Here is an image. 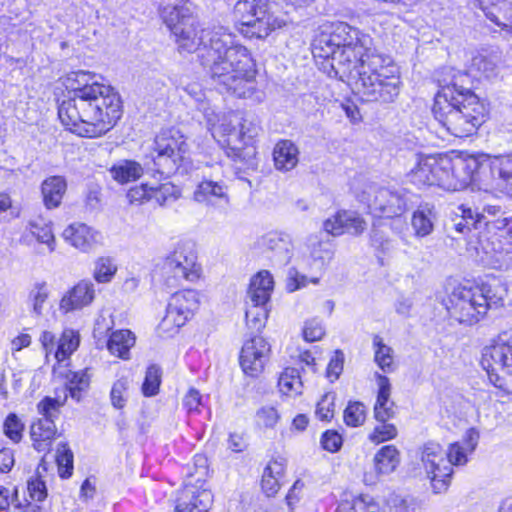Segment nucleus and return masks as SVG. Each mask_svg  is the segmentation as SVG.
I'll return each instance as SVG.
<instances>
[{
    "mask_svg": "<svg viewBox=\"0 0 512 512\" xmlns=\"http://www.w3.org/2000/svg\"><path fill=\"white\" fill-rule=\"evenodd\" d=\"M312 54L330 77L348 82L364 101L392 102L400 93V70L377 53L372 38L347 23L326 26L313 40Z\"/></svg>",
    "mask_w": 512,
    "mask_h": 512,
    "instance_id": "f257e3e1",
    "label": "nucleus"
},
{
    "mask_svg": "<svg viewBox=\"0 0 512 512\" xmlns=\"http://www.w3.org/2000/svg\"><path fill=\"white\" fill-rule=\"evenodd\" d=\"M183 24L173 32L179 49L190 53L201 50L202 65L215 89L237 98L262 101L263 94L256 85V64L245 46L235 43L223 27L202 29L199 35L194 17L186 18Z\"/></svg>",
    "mask_w": 512,
    "mask_h": 512,
    "instance_id": "f03ea898",
    "label": "nucleus"
},
{
    "mask_svg": "<svg viewBox=\"0 0 512 512\" xmlns=\"http://www.w3.org/2000/svg\"><path fill=\"white\" fill-rule=\"evenodd\" d=\"M71 97L58 107V117L67 130L86 138H98L110 131L121 117V101L114 89L87 71L66 77Z\"/></svg>",
    "mask_w": 512,
    "mask_h": 512,
    "instance_id": "7ed1b4c3",
    "label": "nucleus"
},
{
    "mask_svg": "<svg viewBox=\"0 0 512 512\" xmlns=\"http://www.w3.org/2000/svg\"><path fill=\"white\" fill-rule=\"evenodd\" d=\"M432 110L439 124L455 137L475 133L486 116V108L480 98L456 83L446 85L437 92Z\"/></svg>",
    "mask_w": 512,
    "mask_h": 512,
    "instance_id": "20e7f679",
    "label": "nucleus"
},
{
    "mask_svg": "<svg viewBox=\"0 0 512 512\" xmlns=\"http://www.w3.org/2000/svg\"><path fill=\"white\" fill-rule=\"evenodd\" d=\"M462 170V161L453 163L447 157L418 156L407 177L418 187L437 185L448 191H457L463 189L465 183V180L456 179V174Z\"/></svg>",
    "mask_w": 512,
    "mask_h": 512,
    "instance_id": "39448f33",
    "label": "nucleus"
},
{
    "mask_svg": "<svg viewBox=\"0 0 512 512\" xmlns=\"http://www.w3.org/2000/svg\"><path fill=\"white\" fill-rule=\"evenodd\" d=\"M481 365L496 387L512 390V331L501 332L483 348Z\"/></svg>",
    "mask_w": 512,
    "mask_h": 512,
    "instance_id": "423d86ee",
    "label": "nucleus"
},
{
    "mask_svg": "<svg viewBox=\"0 0 512 512\" xmlns=\"http://www.w3.org/2000/svg\"><path fill=\"white\" fill-rule=\"evenodd\" d=\"M267 0H239L234 7L241 23L240 31L248 37L265 38L285 22L270 13Z\"/></svg>",
    "mask_w": 512,
    "mask_h": 512,
    "instance_id": "0eeeda50",
    "label": "nucleus"
},
{
    "mask_svg": "<svg viewBox=\"0 0 512 512\" xmlns=\"http://www.w3.org/2000/svg\"><path fill=\"white\" fill-rule=\"evenodd\" d=\"M188 152L184 135L175 128L162 130L154 140L152 159L155 174L169 176L176 172Z\"/></svg>",
    "mask_w": 512,
    "mask_h": 512,
    "instance_id": "6e6552de",
    "label": "nucleus"
},
{
    "mask_svg": "<svg viewBox=\"0 0 512 512\" xmlns=\"http://www.w3.org/2000/svg\"><path fill=\"white\" fill-rule=\"evenodd\" d=\"M420 461L434 493L447 491L453 468L447 459L446 450L439 443L429 441L420 448Z\"/></svg>",
    "mask_w": 512,
    "mask_h": 512,
    "instance_id": "1a4fd4ad",
    "label": "nucleus"
},
{
    "mask_svg": "<svg viewBox=\"0 0 512 512\" xmlns=\"http://www.w3.org/2000/svg\"><path fill=\"white\" fill-rule=\"evenodd\" d=\"M163 273L172 279V285L180 280L194 282L201 276V266L197 262L194 245L189 242L178 243L174 250L165 258Z\"/></svg>",
    "mask_w": 512,
    "mask_h": 512,
    "instance_id": "9d476101",
    "label": "nucleus"
},
{
    "mask_svg": "<svg viewBox=\"0 0 512 512\" xmlns=\"http://www.w3.org/2000/svg\"><path fill=\"white\" fill-rule=\"evenodd\" d=\"M199 294L192 289L174 293L167 305L166 315L162 319L159 329L171 333L185 325L189 318L199 307Z\"/></svg>",
    "mask_w": 512,
    "mask_h": 512,
    "instance_id": "9b49d317",
    "label": "nucleus"
},
{
    "mask_svg": "<svg viewBox=\"0 0 512 512\" xmlns=\"http://www.w3.org/2000/svg\"><path fill=\"white\" fill-rule=\"evenodd\" d=\"M213 121L208 122L212 136L223 146L227 147V155L235 160L246 161L255 155V148L242 136L231 121L223 119L217 125L218 115L212 116Z\"/></svg>",
    "mask_w": 512,
    "mask_h": 512,
    "instance_id": "f8f14e48",
    "label": "nucleus"
},
{
    "mask_svg": "<svg viewBox=\"0 0 512 512\" xmlns=\"http://www.w3.org/2000/svg\"><path fill=\"white\" fill-rule=\"evenodd\" d=\"M478 303L474 287L457 286L450 294L446 308L451 318L459 323L472 325L485 315L480 312Z\"/></svg>",
    "mask_w": 512,
    "mask_h": 512,
    "instance_id": "ddd939ff",
    "label": "nucleus"
},
{
    "mask_svg": "<svg viewBox=\"0 0 512 512\" xmlns=\"http://www.w3.org/2000/svg\"><path fill=\"white\" fill-rule=\"evenodd\" d=\"M367 195L366 202L370 213L377 217L399 216L406 210V196L400 191L370 187Z\"/></svg>",
    "mask_w": 512,
    "mask_h": 512,
    "instance_id": "4468645a",
    "label": "nucleus"
},
{
    "mask_svg": "<svg viewBox=\"0 0 512 512\" xmlns=\"http://www.w3.org/2000/svg\"><path fill=\"white\" fill-rule=\"evenodd\" d=\"M271 346L268 341L255 336L244 342L240 353V366L243 372L251 377H257L264 370L269 360Z\"/></svg>",
    "mask_w": 512,
    "mask_h": 512,
    "instance_id": "2eb2a0df",
    "label": "nucleus"
},
{
    "mask_svg": "<svg viewBox=\"0 0 512 512\" xmlns=\"http://www.w3.org/2000/svg\"><path fill=\"white\" fill-rule=\"evenodd\" d=\"M464 170L456 174V179L465 180L463 188L469 184H474L485 191L497 189V180L494 171H492L490 159L487 158L481 162L476 159L462 161Z\"/></svg>",
    "mask_w": 512,
    "mask_h": 512,
    "instance_id": "dca6fc26",
    "label": "nucleus"
},
{
    "mask_svg": "<svg viewBox=\"0 0 512 512\" xmlns=\"http://www.w3.org/2000/svg\"><path fill=\"white\" fill-rule=\"evenodd\" d=\"M62 236L66 242L83 252L91 251L101 241L100 233L84 223L70 224Z\"/></svg>",
    "mask_w": 512,
    "mask_h": 512,
    "instance_id": "f3484780",
    "label": "nucleus"
},
{
    "mask_svg": "<svg viewBox=\"0 0 512 512\" xmlns=\"http://www.w3.org/2000/svg\"><path fill=\"white\" fill-rule=\"evenodd\" d=\"M95 298L94 284L88 280L78 282L60 300L59 308L68 313L89 306Z\"/></svg>",
    "mask_w": 512,
    "mask_h": 512,
    "instance_id": "a211bd4d",
    "label": "nucleus"
},
{
    "mask_svg": "<svg viewBox=\"0 0 512 512\" xmlns=\"http://www.w3.org/2000/svg\"><path fill=\"white\" fill-rule=\"evenodd\" d=\"M474 289L479 300L478 305L481 307L480 312H484V314L489 308L503 306L508 293L506 284L498 279L474 286Z\"/></svg>",
    "mask_w": 512,
    "mask_h": 512,
    "instance_id": "6ab92c4d",
    "label": "nucleus"
},
{
    "mask_svg": "<svg viewBox=\"0 0 512 512\" xmlns=\"http://www.w3.org/2000/svg\"><path fill=\"white\" fill-rule=\"evenodd\" d=\"M299 149L288 139L278 141L273 149L274 167L280 172H289L299 163Z\"/></svg>",
    "mask_w": 512,
    "mask_h": 512,
    "instance_id": "aec40b11",
    "label": "nucleus"
},
{
    "mask_svg": "<svg viewBox=\"0 0 512 512\" xmlns=\"http://www.w3.org/2000/svg\"><path fill=\"white\" fill-rule=\"evenodd\" d=\"M274 282L268 271H260L250 281L247 292L248 302L253 306H264L270 299Z\"/></svg>",
    "mask_w": 512,
    "mask_h": 512,
    "instance_id": "412c9836",
    "label": "nucleus"
},
{
    "mask_svg": "<svg viewBox=\"0 0 512 512\" xmlns=\"http://www.w3.org/2000/svg\"><path fill=\"white\" fill-rule=\"evenodd\" d=\"M375 376L378 384V394L374 414L377 421L386 422L395 414L394 402L390 400L391 384L388 377L379 373H376Z\"/></svg>",
    "mask_w": 512,
    "mask_h": 512,
    "instance_id": "4be33fe9",
    "label": "nucleus"
},
{
    "mask_svg": "<svg viewBox=\"0 0 512 512\" xmlns=\"http://www.w3.org/2000/svg\"><path fill=\"white\" fill-rule=\"evenodd\" d=\"M193 198L199 203L216 205L228 203L227 187L221 181L203 180L194 191Z\"/></svg>",
    "mask_w": 512,
    "mask_h": 512,
    "instance_id": "5701e85b",
    "label": "nucleus"
},
{
    "mask_svg": "<svg viewBox=\"0 0 512 512\" xmlns=\"http://www.w3.org/2000/svg\"><path fill=\"white\" fill-rule=\"evenodd\" d=\"M135 342L136 337L130 330L120 329L109 335L104 347L111 355L128 360L130 359V349L135 345Z\"/></svg>",
    "mask_w": 512,
    "mask_h": 512,
    "instance_id": "b1692460",
    "label": "nucleus"
},
{
    "mask_svg": "<svg viewBox=\"0 0 512 512\" xmlns=\"http://www.w3.org/2000/svg\"><path fill=\"white\" fill-rule=\"evenodd\" d=\"M56 433V425L51 419L40 418L33 422L30 428L33 447L39 452L48 451Z\"/></svg>",
    "mask_w": 512,
    "mask_h": 512,
    "instance_id": "393cba45",
    "label": "nucleus"
},
{
    "mask_svg": "<svg viewBox=\"0 0 512 512\" xmlns=\"http://www.w3.org/2000/svg\"><path fill=\"white\" fill-rule=\"evenodd\" d=\"M67 190V183L62 176H50L41 185V193L46 208H57Z\"/></svg>",
    "mask_w": 512,
    "mask_h": 512,
    "instance_id": "a878e982",
    "label": "nucleus"
},
{
    "mask_svg": "<svg viewBox=\"0 0 512 512\" xmlns=\"http://www.w3.org/2000/svg\"><path fill=\"white\" fill-rule=\"evenodd\" d=\"M479 440V433L475 429H469L466 433V439L463 444L458 442L450 445L446 451L447 459L453 465H463L467 462V451L472 452L476 448Z\"/></svg>",
    "mask_w": 512,
    "mask_h": 512,
    "instance_id": "bb28decb",
    "label": "nucleus"
},
{
    "mask_svg": "<svg viewBox=\"0 0 512 512\" xmlns=\"http://www.w3.org/2000/svg\"><path fill=\"white\" fill-rule=\"evenodd\" d=\"M435 213L433 207L425 204L420 205L412 215L411 226L418 238L430 235L434 229Z\"/></svg>",
    "mask_w": 512,
    "mask_h": 512,
    "instance_id": "cd10ccee",
    "label": "nucleus"
},
{
    "mask_svg": "<svg viewBox=\"0 0 512 512\" xmlns=\"http://www.w3.org/2000/svg\"><path fill=\"white\" fill-rule=\"evenodd\" d=\"M34 238L47 247L48 252L55 251L56 240L51 225L42 220L30 221L26 227L25 238Z\"/></svg>",
    "mask_w": 512,
    "mask_h": 512,
    "instance_id": "c85d7f7f",
    "label": "nucleus"
},
{
    "mask_svg": "<svg viewBox=\"0 0 512 512\" xmlns=\"http://www.w3.org/2000/svg\"><path fill=\"white\" fill-rule=\"evenodd\" d=\"M284 474V465L283 463L275 460L271 461L264 469L261 487L263 492L268 497L275 496L280 489V480Z\"/></svg>",
    "mask_w": 512,
    "mask_h": 512,
    "instance_id": "c756f323",
    "label": "nucleus"
},
{
    "mask_svg": "<svg viewBox=\"0 0 512 512\" xmlns=\"http://www.w3.org/2000/svg\"><path fill=\"white\" fill-rule=\"evenodd\" d=\"M378 474L387 475L395 471L400 463V453L394 445L382 447L374 457Z\"/></svg>",
    "mask_w": 512,
    "mask_h": 512,
    "instance_id": "7c9ffc66",
    "label": "nucleus"
},
{
    "mask_svg": "<svg viewBox=\"0 0 512 512\" xmlns=\"http://www.w3.org/2000/svg\"><path fill=\"white\" fill-rule=\"evenodd\" d=\"M265 247L274 253L275 258L283 264L289 262L292 256V244L287 238L276 234H268L264 238Z\"/></svg>",
    "mask_w": 512,
    "mask_h": 512,
    "instance_id": "2f4dec72",
    "label": "nucleus"
},
{
    "mask_svg": "<svg viewBox=\"0 0 512 512\" xmlns=\"http://www.w3.org/2000/svg\"><path fill=\"white\" fill-rule=\"evenodd\" d=\"M143 173L144 168L133 160H123L111 168L112 177L122 184L139 179Z\"/></svg>",
    "mask_w": 512,
    "mask_h": 512,
    "instance_id": "473e14b6",
    "label": "nucleus"
},
{
    "mask_svg": "<svg viewBox=\"0 0 512 512\" xmlns=\"http://www.w3.org/2000/svg\"><path fill=\"white\" fill-rule=\"evenodd\" d=\"M497 180V189H506L512 184V159L508 156L489 158Z\"/></svg>",
    "mask_w": 512,
    "mask_h": 512,
    "instance_id": "72a5a7b5",
    "label": "nucleus"
},
{
    "mask_svg": "<svg viewBox=\"0 0 512 512\" xmlns=\"http://www.w3.org/2000/svg\"><path fill=\"white\" fill-rule=\"evenodd\" d=\"M374 361L384 372L393 371V350L383 342L379 335L373 338Z\"/></svg>",
    "mask_w": 512,
    "mask_h": 512,
    "instance_id": "f704fd0d",
    "label": "nucleus"
},
{
    "mask_svg": "<svg viewBox=\"0 0 512 512\" xmlns=\"http://www.w3.org/2000/svg\"><path fill=\"white\" fill-rule=\"evenodd\" d=\"M79 334L71 329L63 331L54 352L55 358L61 362L68 358L79 346Z\"/></svg>",
    "mask_w": 512,
    "mask_h": 512,
    "instance_id": "c9c22d12",
    "label": "nucleus"
},
{
    "mask_svg": "<svg viewBox=\"0 0 512 512\" xmlns=\"http://www.w3.org/2000/svg\"><path fill=\"white\" fill-rule=\"evenodd\" d=\"M161 16L163 21L173 33L176 27H182L186 18H193L189 9L184 6L167 5L162 9Z\"/></svg>",
    "mask_w": 512,
    "mask_h": 512,
    "instance_id": "e433bc0d",
    "label": "nucleus"
},
{
    "mask_svg": "<svg viewBox=\"0 0 512 512\" xmlns=\"http://www.w3.org/2000/svg\"><path fill=\"white\" fill-rule=\"evenodd\" d=\"M278 386L284 394H299L302 388L299 371L296 368H286L279 377Z\"/></svg>",
    "mask_w": 512,
    "mask_h": 512,
    "instance_id": "4c0bfd02",
    "label": "nucleus"
},
{
    "mask_svg": "<svg viewBox=\"0 0 512 512\" xmlns=\"http://www.w3.org/2000/svg\"><path fill=\"white\" fill-rule=\"evenodd\" d=\"M67 390L71 398L80 401L81 391L89 386L90 376L87 370H80L77 372L69 371L66 375Z\"/></svg>",
    "mask_w": 512,
    "mask_h": 512,
    "instance_id": "58836bf2",
    "label": "nucleus"
},
{
    "mask_svg": "<svg viewBox=\"0 0 512 512\" xmlns=\"http://www.w3.org/2000/svg\"><path fill=\"white\" fill-rule=\"evenodd\" d=\"M130 386L131 380L126 376L120 377L113 383L110 391V400L114 408L122 409L125 407L129 398Z\"/></svg>",
    "mask_w": 512,
    "mask_h": 512,
    "instance_id": "ea45409f",
    "label": "nucleus"
},
{
    "mask_svg": "<svg viewBox=\"0 0 512 512\" xmlns=\"http://www.w3.org/2000/svg\"><path fill=\"white\" fill-rule=\"evenodd\" d=\"M150 190L152 198L161 206L176 201L181 194L180 189L171 182H165L158 186L151 184Z\"/></svg>",
    "mask_w": 512,
    "mask_h": 512,
    "instance_id": "a19ab883",
    "label": "nucleus"
},
{
    "mask_svg": "<svg viewBox=\"0 0 512 512\" xmlns=\"http://www.w3.org/2000/svg\"><path fill=\"white\" fill-rule=\"evenodd\" d=\"M117 272V265L111 257H99L94 263L93 277L98 283H108Z\"/></svg>",
    "mask_w": 512,
    "mask_h": 512,
    "instance_id": "79ce46f5",
    "label": "nucleus"
},
{
    "mask_svg": "<svg viewBox=\"0 0 512 512\" xmlns=\"http://www.w3.org/2000/svg\"><path fill=\"white\" fill-rule=\"evenodd\" d=\"M162 380L161 368L156 365H150L145 374L144 382L142 384V393L145 397H153L159 393V388Z\"/></svg>",
    "mask_w": 512,
    "mask_h": 512,
    "instance_id": "37998d69",
    "label": "nucleus"
},
{
    "mask_svg": "<svg viewBox=\"0 0 512 512\" xmlns=\"http://www.w3.org/2000/svg\"><path fill=\"white\" fill-rule=\"evenodd\" d=\"M67 400V395L65 394L63 398L57 397H45L37 404V411L42 418L51 419L54 422L56 418H58L60 414V408L65 405Z\"/></svg>",
    "mask_w": 512,
    "mask_h": 512,
    "instance_id": "c03bdc74",
    "label": "nucleus"
},
{
    "mask_svg": "<svg viewBox=\"0 0 512 512\" xmlns=\"http://www.w3.org/2000/svg\"><path fill=\"white\" fill-rule=\"evenodd\" d=\"M496 260L506 268H512V234L499 235L497 246L494 245Z\"/></svg>",
    "mask_w": 512,
    "mask_h": 512,
    "instance_id": "a18cd8bd",
    "label": "nucleus"
},
{
    "mask_svg": "<svg viewBox=\"0 0 512 512\" xmlns=\"http://www.w3.org/2000/svg\"><path fill=\"white\" fill-rule=\"evenodd\" d=\"M212 502V494L208 490L200 491L191 504H177L176 512H207Z\"/></svg>",
    "mask_w": 512,
    "mask_h": 512,
    "instance_id": "49530a36",
    "label": "nucleus"
},
{
    "mask_svg": "<svg viewBox=\"0 0 512 512\" xmlns=\"http://www.w3.org/2000/svg\"><path fill=\"white\" fill-rule=\"evenodd\" d=\"M411 501L400 494L390 493L381 503V512H410Z\"/></svg>",
    "mask_w": 512,
    "mask_h": 512,
    "instance_id": "de8ad7c7",
    "label": "nucleus"
},
{
    "mask_svg": "<svg viewBox=\"0 0 512 512\" xmlns=\"http://www.w3.org/2000/svg\"><path fill=\"white\" fill-rule=\"evenodd\" d=\"M185 91L195 100L196 103H198L197 108L203 112L207 122H212V116H215L216 113L210 104L205 101L206 96L200 86L197 84H191L185 88Z\"/></svg>",
    "mask_w": 512,
    "mask_h": 512,
    "instance_id": "09e8293b",
    "label": "nucleus"
},
{
    "mask_svg": "<svg viewBox=\"0 0 512 512\" xmlns=\"http://www.w3.org/2000/svg\"><path fill=\"white\" fill-rule=\"evenodd\" d=\"M366 420V408L361 402L349 403L344 411V421L348 426L357 427Z\"/></svg>",
    "mask_w": 512,
    "mask_h": 512,
    "instance_id": "8fccbe9b",
    "label": "nucleus"
},
{
    "mask_svg": "<svg viewBox=\"0 0 512 512\" xmlns=\"http://www.w3.org/2000/svg\"><path fill=\"white\" fill-rule=\"evenodd\" d=\"M56 461L59 466V474L62 478H68L73 470V453L67 444H60L57 450Z\"/></svg>",
    "mask_w": 512,
    "mask_h": 512,
    "instance_id": "3c124183",
    "label": "nucleus"
},
{
    "mask_svg": "<svg viewBox=\"0 0 512 512\" xmlns=\"http://www.w3.org/2000/svg\"><path fill=\"white\" fill-rule=\"evenodd\" d=\"M114 326L113 320L104 316H99L94 324L93 337L96 341V347L103 349L106 343L108 332L112 330Z\"/></svg>",
    "mask_w": 512,
    "mask_h": 512,
    "instance_id": "603ef678",
    "label": "nucleus"
},
{
    "mask_svg": "<svg viewBox=\"0 0 512 512\" xmlns=\"http://www.w3.org/2000/svg\"><path fill=\"white\" fill-rule=\"evenodd\" d=\"M4 434L13 442L18 443L22 439L24 424L15 413H10L3 424Z\"/></svg>",
    "mask_w": 512,
    "mask_h": 512,
    "instance_id": "864d4df0",
    "label": "nucleus"
},
{
    "mask_svg": "<svg viewBox=\"0 0 512 512\" xmlns=\"http://www.w3.org/2000/svg\"><path fill=\"white\" fill-rule=\"evenodd\" d=\"M336 394L333 392L326 393L322 396L316 406V416L322 421H329L334 416Z\"/></svg>",
    "mask_w": 512,
    "mask_h": 512,
    "instance_id": "5fc2aeb1",
    "label": "nucleus"
},
{
    "mask_svg": "<svg viewBox=\"0 0 512 512\" xmlns=\"http://www.w3.org/2000/svg\"><path fill=\"white\" fill-rule=\"evenodd\" d=\"M267 312L264 306H253L246 311V322L249 328L260 330L265 326Z\"/></svg>",
    "mask_w": 512,
    "mask_h": 512,
    "instance_id": "6e6d98bb",
    "label": "nucleus"
},
{
    "mask_svg": "<svg viewBox=\"0 0 512 512\" xmlns=\"http://www.w3.org/2000/svg\"><path fill=\"white\" fill-rule=\"evenodd\" d=\"M345 233L359 235L366 229V222L355 212L342 211Z\"/></svg>",
    "mask_w": 512,
    "mask_h": 512,
    "instance_id": "4d7b16f0",
    "label": "nucleus"
},
{
    "mask_svg": "<svg viewBox=\"0 0 512 512\" xmlns=\"http://www.w3.org/2000/svg\"><path fill=\"white\" fill-rule=\"evenodd\" d=\"M397 435V429L393 424L381 422L374 428V431L370 434V440L376 443H381L395 438Z\"/></svg>",
    "mask_w": 512,
    "mask_h": 512,
    "instance_id": "13d9d810",
    "label": "nucleus"
},
{
    "mask_svg": "<svg viewBox=\"0 0 512 512\" xmlns=\"http://www.w3.org/2000/svg\"><path fill=\"white\" fill-rule=\"evenodd\" d=\"M344 361V353L341 350H336L331 357L326 370V376L331 382H334L340 377L343 371Z\"/></svg>",
    "mask_w": 512,
    "mask_h": 512,
    "instance_id": "bf43d9fd",
    "label": "nucleus"
},
{
    "mask_svg": "<svg viewBox=\"0 0 512 512\" xmlns=\"http://www.w3.org/2000/svg\"><path fill=\"white\" fill-rule=\"evenodd\" d=\"M151 184H142L131 188L127 193V198L130 204L141 205L146 201L152 199V193L150 190Z\"/></svg>",
    "mask_w": 512,
    "mask_h": 512,
    "instance_id": "052dcab7",
    "label": "nucleus"
},
{
    "mask_svg": "<svg viewBox=\"0 0 512 512\" xmlns=\"http://www.w3.org/2000/svg\"><path fill=\"white\" fill-rule=\"evenodd\" d=\"M472 66L485 78H491L496 75V63L490 57L476 56L473 58Z\"/></svg>",
    "mask_w": 512,
    "mask_h": 512,
    "instance_id": "680f3d73",
    "label": "nucleus"
},
{
    "mask_svg": "<svg viewBox=\"0 0 512 512\" xmlns=\"http://www.w3.org/2000/svg\"><path fill=\"white\" fill-rule=\"evenodd\" d=\"M325 334V329L321 321L312 319L305 323L303 337L307 342L320 340Z\"/></svg>",
    "mask_w": 512,
    "mask_h": 512,
    "instance_id": "e2e57ef3",
    "label": "nucleus"
},
{
    "mask_svg": "<svg viewBox=\"0 0 512 512\" xmlns=\"http://www.w3.org/2000/svg\"><path fill=\"white\" fill-rule=\"evenodd\" d=\"M30 297L33 301V311L40 315L42 313L43 304L48 298V289L46 283H38L31 290Z\"/></svg>",
    "mask_w": 512,
    "mask_h": 512,
    "instance_id": "0e129e2a",
    "label": "nucleus"
},
{
    "mask_svg": "<svg viewBox=\"0 0 512 512\" xmlns=\"http://www.w3.org/2000/svg\"><path fill=\"white\" fill-rule=\"evenodd\" d=\"M257 424L264 427H274L279 419V414L274 407L265 406L256 414Z\"/></svg>",
    "mask_w": 512,
    "mask_h": 512,
    "instance_id": "69168bd1",
    "label": "nucleus"
},
{
    "mask_svg": "<svg viewBox=\"0 0 512 512\" xmlns=\"http://www.w3.org/2000/svg\"><path fill=\"white\" fill-rule=\"evenodd\" d=\"M323 229L332 236H339L345 233L343 212L340 211L326 219L323 223Z\"/></svg>",
    "mask_w": 512,
    "mask_h": 512,
    "instance_id": "338daca9",
    "label": "nucleus"
},
{
    "mask_svg": "<svg viewBox=\"0 0 512 512\" xmlns=\"http://www.w3.org/2000/svg\"><path fill=\"white\" fill-rule=\"evenodd\" d=\"M484 225L487 226L489 230L499 231V235L512 234V217H502L494 220H489L486 217Z\"/></svg>",
    "mask_w": 512,
    "mask_h": 512,
    "instance_id": "774afa93",
    "label": "nucleus"
}]
</instances>
